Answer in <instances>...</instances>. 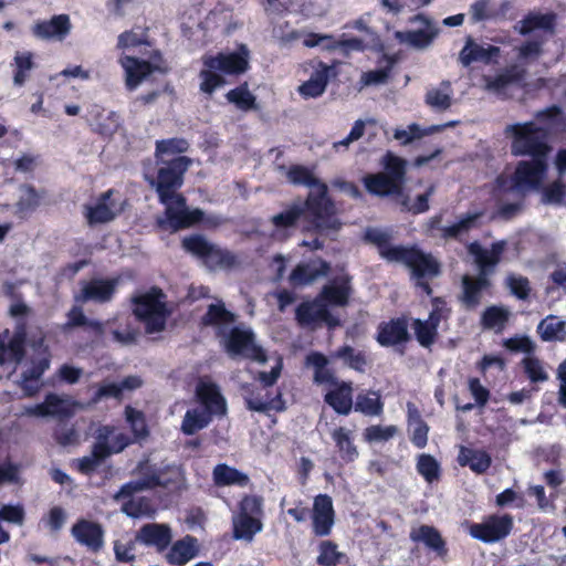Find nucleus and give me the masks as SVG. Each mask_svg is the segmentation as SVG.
<instances>
[{"mask_svg": "<svg viewBox=\"0 0 566 566\" xmlns=\"http://www.w3.org/2000/svg\"><path fill=\"white\" fill-rule=\"evenodd\" d=\"M375 340L381 347H391L403 355L407 344L411 340L408 318L402 315L380 322L377 326Z\"/></svg>", "mask_w": 566, "mask_h": 566, "instance_id": "9b49d317", "label": "nucleus"}, {"mask_svg": "<svg viewBox=\"0 0 566 566\" xmlns=\"http://www.w3.org/2000/svg\"><path fill=\"white\" fill-rule=\"evenodd\" d=\"M198 539L186 535L171 545L166 558L170 565L184 566L198 555Z\"/></svg>", "mask_w": 566, "mask_h": 566, "instance_id": "7c9ffc66", "label": "nucleus"}, {"mask_svg": "<svg viewBox=\"0 0 566 566\" xmlns=\"http://www.w3.org/2000/svg\"><path fill=\"white\" fill-rule=\"evenodd\" d=\"M409 538L416 544L422 543L438 558L446 559L448 556L449 548L447 542L440 531L432 525L421 524L412 527Z\"/></svg>", "mask_w": 566, "mask_h": 566, "instance_id": "5701e85b", "label": "nucleus"}, {"mask_svg": "<svg viewBox=\"0 0 566 566\" xmlns=\"http://www.w3.org/2000/svg\"><path fill=\"white\" fill-rule=\"evenodd\" d=\"M125 71V84L127 90L133 91L154 72L167 73V66H160L149 61L130 55H124L119 60Z\"/></svg>", "mask_w": 566, "mask_h": 566, "instance_id": "6ab92c4d", "label": "nucleus"}, {"mask_svg": "<svg viewBox=\"0 0 566 566\" xmlns=\"http://www.w3.org/2000/svg\"><path fill=\"white\" fill-rule=\"evenodd\" d=\"M196 398L202 405L203 410L211 415H226L227 402L216 382L200 378L196 386Z\"/></svg>", "mask_w": 566, "mask_h": 566, "instance_id": "4be33fe9", "label": "nucleus"}, {"mask_svg": "<svg viewBox=\"0 0 566 566\" xmlns=\"http://www.w3.org/2000/svg\"><path fill=\"white\" fill-rule=\"evenodd\" d=\"M211 268L220 269H232L238 264V259L234 253L227 249H221L217 245H212L211 252L203 261Z\"/></svg>", "mask_w": 566, "mask_h": 566, "instance_id": "864d4df0", "label": "nucleus"}, {"mask_svg": "<svg viewBox=\"0 0 566 566\" xmlns=\"http://www.w3.org/2000/svg\"><path fill=\"white\" fill-rule=\"evenodd\" d=\"M160 203L165 206V211L164 216L156 219V226L161 231L177 232L200 223L205 218L202 210L188 209L186 198L184 205H179L176 198Z\"/></svg>", "mask_w": 566, "mask_h": 566, "instance_id": "1a4fd4ad", "label": "nucleus"}, {"mask_svg": "<svg viewBox=\"0 0 566 566\" xmlns=\"http://www.w3.org/2000/svg\"><path fill=\"white\" fill-rule=\"evenodd\" d=\"M171 528L167 524L149 523L143 525L136 533V541L146 546H154L164 552L171 543Z\"/></svg>", "mask_w": 566, "mask_h": 566, "instance_id": "bb28decb", "label": "nucleus"}, {"mask_svg": "<svg viewBox=\"0 0 566 566\" xmlns=\"http://www.w3.org/2000/svg\"><path fill=\"white\" fill-rule=\"evenodd\" d=\"M336 513L333 500L328 494H318L314 497L311 513L312 533L316 537H326L332 534Z\"/></svg>", "mask_w": 566, "mask_h": 566, "instance_id": "f3484780", "label": "nucleus"}, {"mask_svg": "<svg viewBox=\"0 0 566 566\" xmlns=\"http://www.w3.org/2000/svg\"><path fill=\"white\" fill-rule=\"evenodd\" d=\"M411 21L421 22L423 28L406 32L405 40L415 48L423 49L428 46L438 35V30L431 20L421 13L415 15Z\"/></svg>", "mask_w": 566, "mask_h": 566, "instance_id": "72a5a7b5", "label": "nucleus"}, {"mask_svg": "<svg viewBox=\"0 0 566 566\" xmlns=\"http://www.w3.org/2000/svg\"><path fill=\"white\" fill-rule=\"evenodd\" d=\"M431 305L432 310L430 311L427 321L439 328L440 323L449 318L451 314V308L448 306L447 302L440 296L432 297Z\"/></svg>", "mask_w": 566, "mask_h": 566, "instance_id": "338daca9", "label": "nucleus"}, {"mask_svg": "<svg viewBox=\"0 0 566 566\" xmlns=\"http://www.w3.org/2000/svg\"><path fill=\"white\" fill-rule=\"evenodd\" d=\"M295 318L301 326H312L317 323H325L329 329L340 326V319L333 315L325 304L313 301H305L297 305Z\"/></svg>", "mask_w": 566, "mask_h": 566, "instance_id": "a211bd4d", "label": "nucleus"}, {"mask_svg": "<svg viewBox=\"0 0 566 566\" xmlns=\"http://www.w3.org/2000/svg\"><path fill=\"white\" fill-rule=\"evenodd\" d=\"M364 238L377 248L381 259L408 268L416 281L415 286L426 295H432L433 290L429 281L441 274V264L431 253L424 252L416 244L394 245L391 235L378 229H368Z\"/></svg>", "mask_w": 566, "mask_h": 566, "instance_id": "f03ea898", "label": "nucleus"}, {"mask_svg": "<svg viewBox=\"0 0 566 566\" xmlns=\"http://www.w3.org/2000/svg\"><path fill=\"white\" fill-rule=\"evenodd\" d=\"M306 364L314 369L313 381L317 385H336L338 379L334 371L327 367V357L319 352H312L306 356Z\"/></svg>", "mask_w": 566, "mask_h": 566, "instance_id": "c9c22d12", "label": "nucleus"}, {"mask_svg": "<svg viewBox=\"0 0 566 566\" xmlns=\"http://www.w3.org/2000/svg\"><path fill=\"white\" fill-rule=\"evenodd\" d=\"M462 295L460 297L462 304L468 310L476 308L482 300V293L492 286L489 277H484L483 273L472 277L468 274L462 276Z\"/></svg>", "mask_w": 566, "mask_h": 566, "instance_id": "a878e982", "label": "nucleus"}, {"mask_svg": "<svg viewBox=\"0 0 566 566\" xmlns=\"http://www.w3.org/2000/svg\"><path fill=\"white\" fill-rule=\"evenodd\" d=\"M213 415L203 409H189L184 416L181 430L187 436H192L209 426Z\"/></svg>", "mask_w": 566, "mask_h": 566, "instance_id": "c03bdc74", "label": "nucleus"}, {"mask_svg": "<svg viewBox=\"0 0 566 566\" xmlns=\"http://www.w3.org/2000/svg\"><path fill=\"white\" fill-rule=\"evenodd\" d=\"M458 462L461 467H469L476 474H483L490 469L492 458L485 450L461 447Z\"/></svg>", "mask_w": 566, "mask_h": 566, "instance_id": "473e14b6", "label": "nucleus"}, {"mask_svg": "<svg viewBox=\"0 0 566 566\" xmlns=\"http://www.w3.org/2000/svg\"><path fill=\"white\" fill-rule=\"evenodd\" d=\"M535 119L542 124L539 127L548 128L549 136L553 133L566 132V116L558 105H552L536 112Z\"/></svg>", "mask_w": 566, "mask_h": 566, "instance_id": "4c0bfd02", "label": "nucleus"}, {"mask_svg": "<svg viewBox=\"0 0 566 566\" xmlns=\"http://www.w3.org/2000/svg\"><path fill=\"white\" fill-rule=\"evenodd\" d=\"M50 416L55 417L56 420H70L74 413V407L60 398L56 394H48L44 398Z\"/></svg>", "mask_w": 566, "mask_h": 566, "instance_id": "603ef678", "label": "nucleus"}, {"mask_svg": "<svg viewBox=\"0 0 566 566\" xmlns=\"http://www.w3.org/2000/svg\"><path fill=\"white\" fill-rule=\"evenodd\" d=\"M92 130L103 137H112L120 126V117L114 111H106L99 105H93L88 111Z\"/></svg>", "mask_w": 566, "mask_h": 566, "instance_id": "393cba45", "label": "nucleus"}, {"mask_svg": "<svg viewBox=\"0 0 566 566\" xmlns=\"http://www.w3.org/2000/svg\"><path fill=\"white\" fill-rule=\"evenodd\" d=\"M565 328V323L557 316L549 315L542 319L537 326V333L544 342H552L558 338V334Z\"/></svg>", "mask_w": 566, "mask_h": 566, "instance_id": "052dcab7", "label": "nucleus"}, {"mask_svg": "<svg viewBox=\"0 0 566 566\" xmlns=\"http://www.w3.org/2000/svg\"><path fill=\"white\" fill-rule=\"evenodd\" d=\"M124 413L133 433L134 441L140 442L146 440L149 437L150 431L146 421L145 413L129 405L125 407Z\"/></svg>", "mask_w": 566, "mask_h": 566, "instance_id": "a18cd8bd", "label": "nucleus"}, {"mask_svg": "<svg viewBox=\"0 0 566 566\" xmlns=\"http://www.w3.org/2000/svg\"><path fill=\"white\" fill-rule=\"evenodd\" d=\"M226 98L229 103L235 105L237 108L243 112L258 109L256 98L250 92L248 83L244 82L241 85L237 86L233 90H230L226 94Z\"/></svg>", "mask_w": 566, "mask_h": 566, "instance_id": "de8ad7c7", "label": "nucleus"}, {"mask_svg": "<svg viewBox=\"0 0 566 566\" xmlns=\"http://www.w3.org/2000/svg\"><path fill=\"white\" fill-rule=\"evenodd\" d=\"M434 191V185H430L423 193L418 195L415 200L411 201L409 195L403 190L402 195L397 200V205L401 212L411 213L413 216L424 213L430 208L429 201Z\"/></svg>", "mask_w": 566, "mask_h": 566, "instance_id": "ea45409f", "label": "nucleus"}, {"mask_svg": "<svg viewBox=\"0 0 566 566\" xmlns=\"http://www.w3.org/2000/svg\"><path fill=\"white\" fill-rule=\"evenodd\" d=\"M237 315L229 311L222 301L210 304L207 312L200 318V325L205 327H223L233 324Z\"/></svg>", "mask_w": 566, "mask_h": 566, "instance_id": "e433bc0d", "label": "nucleus"}, {"mask_svg": "<svg viewBox=\"0 0 566 566\" xmlns=\"http://www.w3.org/2000/svg\"><path fill=\"white\" fill-rule=\"evenodd\" d=\"M511 137V153L513 156H527L530 158H549L548 128L539 127L535 122L515 123L505 128Z\"/></svg>", "mask_w": 566, "mask_h": 566, "instance_id": "423d86ee", "label": "nucleus"}, {"mask_svg": "<svg viewBox=\"0 0 566 566\" xmlns=\"http://www.w3.org/2000/svg\"><path fill=\"white\" fill-rule=\"evenodd\" d=\"M506 284L511 291V293L516 296L518 300H526L531 294V284L530 280L526 276L522 275H509L506 279Z\"/></svg>", "mask_w": 566, "mask_h": 566, "instance_id": "774afa93", "label": "nucleus"}, {"mask_svg": "<svg viewBox=\"0 0 566 566\" xmlns=\"http://www.w3.org/2000/svg\"><path fill=\"white\" fill-rule=\"evenodd\" d=\"M500 48L489 44L482 46L474 42L471 36L467 38L465 45L459 53V61L463 66H470L474 62L489 64L493 57L497 56Z\"/></svg>", "mask_w": 566, "mask_h": 566, "instance_id": "c85d7f7f", "label": "nucleus"}, {"mask_svg": "<svg viewBox=\"0 0 566 566\" xmlns=\"http://www.w3.org/2000/svg\"><path fill=\"white\" fill-rule=\"evenodd\" d=\"M302 217H306L308 221L313 223L312 218L306 210L305 202H294L290 205L285 210L274 214L271 218V223L277 229L291 228L295 227ZM312 227L314 228V224H312Z\"/></svg>", "mask_w": 566, "mask_h": 566, "instance_id": "a19ab883", "label": "nucleus"}, {"mask_svg": "<svg viewBox=\"0 0 566 566\" xmlns=\"http://www.w3.org/2000/svg\"><path fill=\"white\" fill-rule=\"evenodd\" d=\"M397 433L398 427L395 424H389L385 427L380 424H373L364 430L363 437L367 443L386 442L392 439Z\"/></svg>", "mask_w": 566, "mask_h": 566, "instance_id": "bf43d9fd", "label": "nucleus"}, {"mask_svg": "<svg viewBox=\"0 0 566 566\" xmlns=\"http://www.w3.org/2000/svg\"><path fill=\"white\" fill-rule=\"evenodd\" d=\"M479 217V213H469L458 222L442 228V238L457 239L460 233L470 230Z\"/></svg>", "mask_w": 566, "mask_h": 566, "instance_id": "0e129e2a", "label": "nucleus"}, {"mask_svg": "<svg viewBox=\"0 0 566 566\" xmlns=\"http://www.w3.org/2000/svg\"><path fill=\"white\" fill-rule=\"evenodd\" d=\"M509 311L496 305L489 306L481 316V324L484 328L492 329L503 326L509 321Z\"/></svg>", "mask_w": 566, "mask_h": 566, "instance_id": "680f3d73", "label": "nucleus"}, {"mask_svg": "<svg viewBox=\"0 0 566 566\" xmlns=\"http://www.w3.org/2000/svg\"><path fill=\"white\" fill-rule=\"evenodd\" d=\"M13 69V85L22 87L31 75V71L35 67L34 54L31 51H18L11 63Z\"/></svg>", "mask_w": 566, "mask_h": 566, "instance_id": "58836bf2", "label": "nucleus"}, {"mask_svg": "<svg viewBox=\"0 0 566 566\" xmlns=\"http://www.w3.org/2000/svg\"><path fill=\"white\" fill-rule=\"evenodd\" d=\"M557 15L554 12H530L521 21L518 32L527 35L534 30H543L549 34L555 33Z\"/></svg>", "mask_w": 566, "mask_h": 566, "instance_id": "2f4dec72", "label": "nucleus"}, {"mask_svg": "<svg viewBox=\"0 0 566 566\" xmlns=\"http://www.w3.org/2000/svg\"><path fill=\"white\" fill-rule=\"evenodd\" d=\"M71 534L77 543L92 552H98L104 544V530L97 522L80 518L71 528Z\"/></svg>", "mask_w": 566, "mask_h": 566, "instance_id": "b1692460", "label": "nucleus"}, {"mask_svg": "<svg viewBox=\"0 0 566 566\" xmlns=\"http://www.w3.org/2000/svg\"><path fill=\"white\" fill-rule=\"evenodd\" d=\"M548 170V158H531L517 163L512 175V188L516 191L538 189Z\"/></svg>", "mask_w": 566, "mask_h": 566, "instance_id": "f8f14e48", "label": "nucleus"}, {"mask_svg": "<svg viewBox=\"0 0 566 566\" xmlns=\"http://www.w3.org/2000/svg\"><path fill=\"white\" fill-rule=\"evenodd\" d=\"M417 471L418 473L428 482L432 483L438 480L440 476V465L439 462L431 455L422 453L418 457L417 460Z\"/></svg>", "mask_w": 566, "mask_h": 566, "instance_id": "13d9d810", "label": "nucleus"}, {"mask_svg": "<svg viewBox=\"0 0 566 566\" xmlns=\"http://www.w3.org/2000/svg\"><path fill=\"white\" fill-rule=\"evenodd\" d=\"M286 178L292 185L317 189L310 191L305 199V207L315 231H338L342 228V222L336 217L335 203L328 195L327 185L315 177L310 168L303 165H291Z\"/></svg>", "mask_w": 566, "mask_h": 566, "instance_id": "7ed1b4c3", "label": "nucleus"}, {"mask_svg": "<svg viewBox=\"0 0 566 566\" xmlns=\"http://www.w3.org/2000/svg\"><path fill=\"white\" fill-rule=\"evenodd\" d=\"M224 347L231 357H242L259 364L268 360L265 350L255 343V335L250 328L232 327L226 336Z\"/></svg>", "mask_w": 566, "mask_h": 566, "instance_id": "9d476101", "label": "nucleus"}, {"mask_svg": "<svg viewBox=\"0 0 566 566\" xmlns=\"http://www.w3.org/2000/svg\"><path fill=\"white\" fill-rule=\"evenodd\" d=\"M317 551L316 564L318 566H336L340 564L344 558L347 559L346 554L339 552L338 545L331 539L321 541Z\"/></svg>", "mask_w": 566, "mask_h": 566, "instance_id": "09e8293b", "label": "nucleus"}, {"mask_svg": "<svg viewBox=\"0 0 566 566\" xmlns=\"http://www.w3.org/2000/svg\"><path fill=\"white\" fill-rule=\"evenodd\" d=\"M504 249V241L494 242L490 250L481 248L476 242L472 243L469 250L475 256V262L479 266L478 274L483 273L484 277H489L501 261Z\"/></svg>", "mask_w": 566, "mask_h": 566, "instance_id": "cd10ccee", "label": "nucleus"}, {"mask_svg": "<svg viewBox=\"0 0 566 566\" xmlns=\"http://www.w3.org/2000/svg\"><path fill=\"white\" fill-rule=\"evenodd\" d=\"M50 367L49 358H41L34 361L32 366L22 373V388L28 397H32L38 391L36 386H31V381H38L45 370Z\"/></svg>", "mask_w": 566, "mask_h": 566, "instance_id": "3c124183", "label": "nucleus"}, {"mask_svg": "<svg viewBox=\"0 0 566 566\" xmlns=\"http://www.w3.org/2000/svg\"><path fill=\"white\" fill-rule=\"evenodd\" d=\"M566 197V186L559 180L553 181L547 185L542 192V202L545 205H557L564 203Z\"/></svg>", "mask_w": 566, "mask_h": 566, "instance_id": "69168bd1", "label": "nucleus"}, {"mask_svg": "<svg viewBox=\"0 0 566 566\" xmlns=\"http://www.w3.org/2000/svg\"><path fill=\"white\" fill-rule=\"evenodd\" d=\"M181 245L185 251L205 261L213 244L201 234H191L182 239Z\"/></svg>", "mask_w": 566, "mask_h": 566, "instance_id": "5fc2aeb1", "label": "nucleus"}, {"mask_svg": "<svg viewBox=\"0 0 566 566\" xmlns=\"http://www.w3.org/2000/svg\"><path fill=\"white\" fill-rule=\"evenodd\" d=\"M331 436L343 462L352 463L359 457L350 430L345 427H338L332 431Z\"/></svg>", "mask_w": 566, "mask_h": 566, "instance_id": "f704fd0d", "label": "nucleus"}, {"mask_svg": "<svg viewBox=\"0 0 566 566\" xmlns=\"http://www.w3.org/2000/svg\"><path fill=\"white\" fill-rule=\"evenodd\" d=\"M189 148L190 144L184 137L156 140L154 153L156 171L151 176H146V180L157 193L159 202L176 198L179 205H184L185 196L179 190L192 165V159L184 155Z\"/></svg>", "mask_w": 566, "mask_h": 566, "instance_id": "f257e3e1", "label": "nucleus"}, {"mask_svg": "<svg viewBox=\"0 0 566 566\" xmlns=\"http://www.w3.org/2000/svg\"><path fill=\"white\" fill-rule=\"evenodd\" d=\"M115 193V189H108L102 192L93 205L84 206L83 213L88 226L112 222L124 211V207L113 199Z\"/></svg>", "mask_w": 566, "mask_h": 566, "instance_id": "ddd939ff", "label": "nucleus"}, {"mask_svg": "<svg viewBox=\"0 0 566 566\" xmlns=\"http://www.w3.org/2000/svg\"><path fill=\"white\" fill-rule=\"evenodd\" d=\"M412 327L415 329L416 339L422 347H430L438 336V327L428 321L420 318L413 319Z\"/></svg>", "mask_w": 566, "mask_h": 566, "instance_id": "4d7b16f0", "label": "nucleus"}, {"mask_svg": "<svg viewBox=\"0 0 566 566\" xmlns=\"http://www.w3.org/2000/svg\"><path fill=\"white\" fill-rule=\"evenodd\" d=\"M331 270V263L326 260L322 258L311 259L307 262L298 263L291 271L289 282L294 287L310 285L317 279L327 276Z\"/></svg>", "mask_w": 566, "mask_h": 566, "instance_id": "412c9836", "label": "nucleus"}, {"mask_svg": "<svg viewBox=\"0 0 566 566\" xmlns=\"http://www.w3.org/2000/svg\"><path fill=\"white\" fill-rule=\"evenodd\" d=\"M262 530L260 517L239 514L234 521L233 536L237 539L251 541L253 536Z\"/></svg>", "mask_w": 566, "mask_h": 566, "instance_id": "8fccbe9b", "label": "nucleus"}, {"mask_svg": "<svg viewBox=\"0 0 566 566\" xmlns=\"http://www.w3.org/2000/svg\"><path fill=\"white\" fill-rule=\"evenodd\" d=\"M324 396V401L338 415L347 416L353 408V388L350 382L339 381Z\"/></svg>", "mask_w": 566, "mask_h": 566, "instance_id": "c756f323", "label": "nucleus"}, {"mask_svg": "<svg viewBox=\"0 0 566 566\" xmlns=\"http://www.w3.org/2000/svg\"><path fill=\"white\" fill-rule=\"evenodd\" d=\"M120 279H91L82 282L80 292L74 296L76 303L85 304L93 302L96 304H105L113 300Z\"/></svg>", "mask_w": 566, "mask_h": 566, "instance_id": "dca6fc26", "label": "nucleus"}, {"mask_svg": "<svg viewBox=\"0 0 566 566\" xmlns=\"http://www.w3.org/2000/svg\"><path fill=\"white\" fill-rule=\"evenodd\" d=\"M167 295L158 286H151L146 293L134 296L133 313L145 324L146 333L164 331L170 311L167 307Z\"/></svg>", "mask_w": 566, "mask_h": 566, "instance_id": "0eeeda50", "label": "nucleus"}, {"mask_svg": "<svg viewBox=\"0 0 566 566\" xmlns=\"http://www.w3.org/2000/svg\"><path fill=\"white\" fill-rule=\"evenodd\" d=\"M72 23L69 14H55L49 20L36 21L32 28V35L43 41H64L71 33Z\"/></svg>", "mask_w": 566, "mask_h": 566, "instance_id": "aec40b11", "label": "nucleus"}, {"mask_svg": "<svg viewBox=\"0 0 566 566\" xmlns=\"http://www.w3.org/2000/svg\"><path fill=\"white\" fill-rule=\"evenodd\" d=\"M202 64L203 69L199 73L200 91L211 95L227 83L223 75L217 72L226 75H241L250 69V50L245 44H240L234 52L205 55Z\"/></svg>", "mask_w": 566, "mask_h": 566, "instance_id": "20e7f679", "label": "nucleus"}, {"mask_svg": "<svg viewBox=\"0 0 566 566\" xmlns=\"http://www.w3.org/2000/svg\"><path fill=\"white\" fill-rule=\"evenodd\" d=\"M213 481L219 486L238 485L243 488L249 484L250 479L238 469L222 463L214 467Z\"/></svg>", "mask_w": 566, "mask_h": 566, "instance_id": "79ce46f5", "label": "nucleus"}, {"mask_svg": "<svg viewBox=\"0 0 566 566\" xmlns=\"http://www.w3.org/2000/svg\"><path fill=\"white\" fill-rule=\"evenodd\" d=\"M109 457V451L103 444H93L90 455L77 459L76 470L86 476L92 475L97 467Z\"/></svg>", "mask_w": 566, "mask_h": 566, "instance_id": "49530a36", "label": "nucleus"}, {"mask_svg": "<svg viewBox=\"0 0 566 566\" xmlns=\"http://www.w3.org/2000/svg\"><path fill=\"white\" fill-rule=\"evenodd\" d=\"M381 166L382 171L365 175L363 185L371 196L392 197L397 203L407 181L408 163L392 151H387L381 158Z\"/></svg>", "mask_w": 566, "mask_h": 566, "instance_id": "39448f33", "label": "nucleus"}, {"mask_svg": "<svg viewBox=\"0 0 566 566\" xmlns=\"http://www.w3.org/2000/svg\"><path fill=\"white\" fill-rule=\"evenodd\" d=\"M353 277L349 274H340L328 280L316 295L317 302L325 304V307H345L354 292Z\"/></svg>", "mask_w": 566, "mask_h": 566, "instance_id": "4468645a", "label": "nucleus"}, {"mask_svg": "<svg viewBox=\"0 0 566 566\" xmlns=\"http://www.w3.org/2000/svg\"><path fill=\"white\" fill-rule=\"evenodd\" d=\"M332 357L343 360L344 365L358 373H365L368 365V359L365 352L356 350L349 345H343L338 347L332 354Z\"/></svg>", "mask_w": 566, "mask_h": 566, "instance_id": "37998d69", "label": "nucleus"}, {"mask_svg": "<svg viewBox=\"0 0 566 566\" xmlns=\"http://www.w3.org/2000/svg\"><path fill=\"white\" fill-rule=\"evenodd\" d=\"M521 364L524 374L532 382H544L548 379V374L537 357H524Z\"/></svg>", "mask_w": 566, "mask_h": 566, "instance_id": "e2e57ef3", "label": "nucleus"}, {"mask_svg": "<svg viewBox=\"0 0 566 566\" xmlns=\"http://www.w3.org/2000/svg\"><path fill=\"white\" fill-rule=\"evenodd\" d=\"M10 331L4 329L0 333V366L7 364L19 365L25 357V346L28 337V327L25 322H19L14 328L13 335L6 343Z\"/></svg>", "mask_w": 566, "mask_h": 566, "instance_id": "2eb2a0df", "label": "nucleus"}, {"mask_svg": "<svg viewBox=\"0 0 566 566\" xmlns=\"http://www.w3.org/2000/svg\"><path fill=\"white\" fill-rule=\"evenodd\" d=\"M514 528V518L511 514H489L480 523H470L468 533L474 539L485 544H494L505 539Z\"/></svg>", "mask_w": 566, "mask_h": 566, "instance_id": "6e6552de", "label": "nucleus"}, {"mask_svg": "<svg viewBox=\"0 0 566 566\" xmlns=\"http://www.w3.org/2000/svg\"><path fill=\"white\" fill-rule=\"evenodd\" d=\"M70 420H59L53 430V438L57 444L62 447L73 446L78 443V432L75 424L70 423Z\"/></svg>", "mask_w": 566, "mask_h": 566, "instance_id": "6e6d98bb", "label": "nucleus"}]
</instances>
